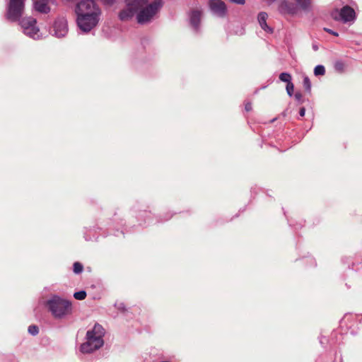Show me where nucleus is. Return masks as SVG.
<instances>
[{
    "mask_svg": "<svg viewBox=\"0 0 362 362\" xmlns=\"http://www.w3.org/2000/svg\"><path fill=\"white\" fill-rule=\"evenodd\" d=\"M298 10L309 11L311 8L312 1L311 0H296Z\"/></svg>",
    "mask_w": 362,
    "mask_h": 362,
    "instance_id": "nucleus-18",
    "label": "nucleus"
},
{
    "mask_svg": "<svg viewBox=\"0 0 362 362\" xmlns=\"http://www.w3.org/2000/svg\"><path fill=\"white\" fill-rule=\"evenodd\" d=\"M303 86L305 89L310 92L311 90V82L308 76H305L303 78Z\"/></svg>",
    "mask_w": 362,
    "mask_h": 362,
    "instance_id": "nucleus-27",
    "label": "nucleus"
},
{
    "mask_svg": "<svg viewBox=\"0 0 362 362\" xmlns=\"http://www.w3.org/2000/svg\"><path fill=\"white\" fill-rule=\"evenodd\" d=\"M115 306L119 310L124 311L125 310V305L123 303H116Z\"/></svg>",
    "mask_w": 362,
    "mask_h": 362,
    "instance_id": "nucleus-30",
    "label": "nucleus"
},
{
    "mask_svg": "<svg viewBox=\"0 0 362 362\" xmlns=\"http://www.w3.org/2000/svg\"><path fill=\"white\" fill-rule=\"evenodd\" d=\"M279 11L283 14L288 15H296L298 13V6L293 3L286 0H284L281 2L279 6Z\"/></svg>",
    "mask_w": 362,
    "mask_h": 362,
    "instance_id": "nucleus-12",
    "label": "nucleus"
},
{
    "mask_svg": "<svg viewBox=\"0 0 362 362\" xmlns=\"http://www.w3.org/2000/svg\"><path fill=\"white\" fill-rule=\"evenodd\" d=\"M24 10V0H9L6 18L11 21H18Z\"/></svg>",
    "mask_w": 362,
    "mask_h": 362,
    "instance_id": "nucleus-6",
    "label": "nucleus"
},
{
    "mask_svg": "<svg viewBox=\"0 0 362 362\" xmlns=\"http://www.w3.org/2000/svg\"><path fill=\"white\" fill-rule=\"evenodd\" d=\"M24 35L33 40H40L49 35L46 25L40 24H19Z\"/></svg>",
    "mask_w": 362,
    "mask_h": 362,
    "instance_id": "nucleus-5",
    "label": "nucleus"
},
{
    "mask_svg": "<svg viewBox=\"0 0 362 362\" xmlns=\"http://www.w3.org/2000/svg\"><path fill=\"white\" fill-rule=\"evenodd\" d=\"M28 330V332L33 336L37 335L39 332V328L36 325L29 326Z\"/></svg>",
    "mask_w": 362,
    "mask_h": 362,
    "instance_id": "nucleus-28",
    "label": "nucleus"
},
{
    "mask_svg": "<svg viewBox=\"0 0 362 362\" xmlns=\"http://www.w3.org/2000/svg\"><path fill=\"white\" fill-rule=\"evenodd\" d=\"M74 297L76 300H82L86 297V292L85 291H80L74 293Z\"/></svg>",
    "mask_w": 362,
    "mask_h": 362,
    "instance_id": "nucleus-23",
    "label": "nucleus"
},
{
    "mask_svg": "<svg viewBox=\"0 0 362 362\" xmlns=\"http://www.w3.org/2000/svg\"><path fill=\"white\" fill-rule=\"evenodd\" d=\"M75 12L77 16V23H98L101 10L93 0H83L77 3Z\"/></svg>",
    "mask_w": 362,
    "mask_h": 362,
    "instance_id": "nucleus-3",
    "label": "nucleus"
},
{
    "mask_svg": "<svg viewBox=\"0 0 362 362\" xmlns=\"http://www.w3.org/2000/svg\"><path fill=\"white\" fill-rule=\"evenodd\" d=\"M261 29L265 33L272 34L274 31V28L269 24H259Z\"/></svg>",
    "mask_w": 362,
    "mask_h": 362,
    "instance_id": "nucleus-24",
    "label": "nucleus"
},
{
    "mask_svg": "<svg viewBox=\"0 0 362 362\" xmlns=\"http://www.w3.org/2000/svg\"><path fill=\"white\" fill-rule=\"evenodd\" d=\"M334 68L337 72L342 73L344 71L345 64L342 61L337 60L334 64Z\"/></svg>",
    "mask_w": 362,
    "mask_h": 362,
    "instance_id": "nucleus-19",
    "label": "nucleus"
},
{
    "mask_svg": "<svg viewBox=\"0 0 362 362\" xmlns=\"http://www.w3.org/2000/svg\"><path fill=\"white\" fill-rule=\"evenodd\" d=\"M325 74V68L323 65H317L314 69L315 76H323Z\"/></svg>",
    "mask_w": 362,
    "mask_h": 362,
    "instance_id": "nucleus-21",
    "label": "nucleus"
},
{
    "mask_svg": "<svg viewBox=\"0 0 362 362\" xmlns=\"http://www.w3.org/2000/svg\"><path fill=\"white\" fill-rule=\"evenodd\" d=\"M225 30L228 36H241L245 33L243 24H226Z\"/></svg>",
    "mask_w": 362,
    "mask_h": 362,
    "instance_id": "nucleus-14",
    "label": "nucleus"
},
{
    "mask_svg": "<svg viewBox=\"0 0 362 362\" xmlns=\"http://www.w3.org/2000/svg\"><path fill=\"white\" fill-rule=\"evenodd\" d=\"M203 16V11L199 8H193L189 13L190 23H200Z\"/></svg>",
    "mask_w": 362,
    "mask_h": 362,
    "instance_id": "nucleus-16",
    "label": "nucleus"
},
{
    "mask_svg": "<svg viewBox=\"0 0 362 362\" xmlns=\"http://www.w3.org/2000/svg\"><path fill=\"white\" fill-rule=\"evenodd\" d=\"M25 23H37V19L30 16V17L26 18V22Z\"/></svg>",
    "mask_w": 362,
    "mask_h": 362,
    "instance_id": "nucleus-34",
    "label": "nucleus"
},
{
    "mask_svg": "<svg viewBox=\"0 0 362 362\" xmlns=\"http://www.w3.org/2000/svg\"><path fill=\"white\" fill-rule=\"evenodd\" d=\"M323 29H324L325 31H326V32H327V33H330V34H332V35H333L334 36H338V33H336V32H334V31H333V30H330L329 28H324Z\"/></svg>",
    "mask_w": 362,
    "mask_h": 362,
    "instance_id": "nucleus-35",
    "label": "nucleus"
},
{
    "mask_svg": "<svg viewBox=\"0 0 362 362\" xmlns=\"http://www.w3.org/2000/svg\"><path fill=\"white\" fill-rule=\"evenodd\" d=\"M158 362H171V361H168V360H162V361H160Z\"/></svg>",
    "mask_w": 362,
    "mask_h": 362,
    "instance_id": "nucleus-39",
    "label": "nucleus"
},
{
    "mask_svg": "<svg viewBox=\"0 0 362 362\" xmlns=\"http://www.w3.org/2000/svg\"><path fill=\"white\" fill-rule=\"evenodd\" d=\"M332 16L335 21L344 22L354 21L356 19V12L350 6H344L339 11L336 9L332 12Z\"/></svg>",
    "mask_w": 362,
    "mask_h": 362,
    "instance_id": "nucleus-8",
    "label": "nucleus"
},
{
    "mask_svg": "<svg viewBox=\"0 0 362 362\" xmlns=\"http://www.w3.org/2000/svg\"><path fill=\"white\" fill-rule=\"evenodd\" d=\"M114 1L115 0H104V3L109 5L113 4Z\"/></svg>",
    "mask_w": 362,
    "mask_h": 362,
    "instance_id": "nucleus-37",
    "label": "nucleus"
},
{
    "mask_svg": "<svg viewBox=\"0 0 362 362\" xmlns=\"http://www.w3.org/2000/svg\"><path fill=\"white\" fill-rule=\"evenodd\" d=\"M101 24H76V30L79 35H95Z\"/></svg>",
    "mask_w": 362,
    "mask_h": 362,
    "instance_id": "nucleus-13",
    "label": "nucleus"
},
{
    "mask_svg": "<svg viewBox=\"0 0 362 362\" xmlns=\"http://www.w3.org/2000/svg\"><path fill=\"white\" fill-rule=\"evenodd\" d=\"M286 89L287 94L290 97H291L293 95V90H294V85H293V83L291 82V83L287 84L286 87Z\"/></svg>",
    "mask_w": 362,
    "mask_h": 362,
    "instance_id": "nucleus-29",
    "label": "nucleus"
},
{
    "mask_svg": "<svg viewBox=\"0 0 362 362\" xmlns=\"http://www.w3.org/2000/svg\"><path fill=\"white\" fill-rule=\"evenodd\" d=\"M267 18L268 15L266 12H260L257 16L258 23H266Z\"/></svg>",
    "mask_w": 362,
    "mask_h": 362,
    "instance_id": "nucleus-26",
    "label": "nucleus"
},
{
    "mask_svg": "<svg viewBox=\"0 0 362 362\" xmlns=\"http://www.w3.org/2000/svg\"><path fill=\"white\" fill-rule=\"evenodd\" d=\"M119 24H101L98 30H101L103 35L107 37H112L119 35L120 33Z\"/></svg>",
    "mask_w": 362,
    "mask_h": 362,
    "instance_id": "nucleus-11",
    "label": "nucleus"
},
{
    "mask_svg": "<svg viewBox=\"0 0 362 362\" xmlns=\"http://www.w3.org/2000/svg\"><path fill=\"white\" fill-rule=\"evenodd\" d=\"M190 30L198 34L202 30V24H190Z\"/></svg>",
    "mask_w": 362,
    "mask_h": 362,
    "instance_id": "nucleus-25",
    "label": "nucleus"
},
{
    "mask_svg": "<svg viewBox=\"0 0 362 362\" xmlns=\"http://www.w3.org/2000/svg\"><path fill=\"white\" fill-rule=\"evenodd\" d=\"M279 79L287 83V84L291 83V75L286 72H283L279 75Z\"/></svg>",
    "mask_w": 362,
    "mask_h": 362,
    "instance_id": "nucleus-20",
    "label": "nucleus"
},
{
    "mask_svg": "<svg viewBox=\"0 0 362 362\" xmlns=\"http://www.w3.org/2000/svg\"><path fill=\"white\" fill-rule=\"evenodd\" d=\"M252 109V103H247L245 105V110L247 111V112H250L251 111Z\"/></svg>",
    "mask_w": 362,
    "mask_h": 362,
    "instance_id": "nucleus-32",
    "label": "nucleus"
},
{
    "mask_svg": "<svg viewBox=\"0 0 362 362\" xmlns=\"http://www.w3.org/2000/svg\"><path fill=\"white\" fill-rule=\"evenodd\" d=\"M294 98H295V99H296L297 101H298V102H301V100H302V98H303V95H302V94H301L300 93L297 92V93H295V95H294Z\"/></svg>",
    "mask_w": 362,
    "mask_h": 362,
    "instance_id": "nucleus-31",
    "label": "nucleus"
},
{
    "mask_svg": "<svg viewBox=\"0 0 362 362\" xmlns=\"http://www.w3.org/2000/svg\"><path fill=\"white\" fill-rule=\"evenodd\" d=\"M163 6L162 0H153L151 3L145 4L137 14L138 23H145L151 21Z\"/></svg>",
    "mask_w": 362,
    "mask_h": 362,
    "instance_id": "nucleus-4",
    "label": "nucleus"
},
{
    "mask_svg": "<svg viewBox=\"0 0 362 362\" xmlns=\"http://www.w3.org/2000/svg\"><path fill=\"white\" fill-rule=\"evenodd\" d=\"M305 114V108L303 107L300 109L299 115L300 117H304Z\"/></svg>",
    "mask_w": 362,
    "mask_h": 362,
    "instance_id": "nucleus-36",
    "label": "nucleus"
},
{
    "mask_svg": "<svg viewBox=\"0 0 362 362\" xmlns=\"http://www.w3.org/2000/svg\"><path fill=\"white\" fill-rule=\"evenodd\" d=\"M83 266L78 262H76L73 265L74 272L76 274H81L83 272Z\"/></svg>",
    "mask_w": 362,
    "mask_h": 362,
    "instance_id": "nucleus-22",
    "label": "nucleus"
},
{
    "mask_svg": "<svg viewBox=\"0 0 362 362\" xmlns=\"http://www.w3.org/2000/svg\"><path fill=\"white\" fill-rule=\"evenodd\" d=\"M209 6L210 10L218 16L222 17L226 13L227 8L222 0H209Z\"/></svg>",
    "mask_w": 362,
    "mask_h": 362,
    "instance_id": "nucleus-10",
    "label": "nucleus"
},
{
    "mask_svg": "<svg viewBox=\"0 0 362 362\" xmlns=\"http://www.w3.org/2000/svg\"><path fill=\"white\" fill-rule=\"evenodd\" d=\"M136 218L140 225H146L150 223L151 216L150 212L147 211H141L139 212Z\"/></svg>",
    "mask_w": 362,
    "mask_h": 362,
    "instance_id": "nucleus-17",
    "label": "nucleus"
},
{
    "mask_svg": "<svg viewBox=\"0 0 362 362\" xmlns=\"http://www.w3.org/2000/svg\"><path fill=\"white\" fill-rule=\"evenodd\" d=\"M43 305L56 320L65 319L73 312L71 302L57 294L51 295L43 302Z\"/></svg>",
    "mask_w": 362,
    "mask_h": 362,
    "instance_id": "nucleus-1",
    "label": "nucleus"
},
{
    "mask_svg": "<svg viewBox=\"0 0 362 362\" xmlns=\"http://www.w3.org/2000/svg\"><path fill=\"white\" fill-rule=\"evenodd\" d=\"M41 25H46L47 30L49 35H52L56 37H63L68 33L67 24H40Z\"/></svg>",
    "mask_w": 362,
    "mask_h": 362,
    "instance_id": "nucleus-9",
    "label": "nucleus"
},
{
    "mask_svg": "<svg viewBox=\"0 0 362 362\" xmlns=\"http://www.w3.org/2000/svg\"><path fill=\"white\" fill-rule=\"evenodd\" d=\"M313 49H314V50H315V51H316V50H317V49H318V47H317V46L316 45H313Z\"/></svg>",
    "mask_w": 362,
    "mask_h": 362,
    "instance_id": "nucleus-38",
    "label": "nucleus"
},
{
    "mask_svg": "<svg viewBox=\"0 0 362 362\" xmlns=\"http://www.w3.org/2000/svg\"><path fill=\"white\" fill-rule=\"evenodd\" d=\"M148 0H132L129 1L127 8L120 11L119 14V19L122 21H129L132 17L146 3Z\"/></svg>",
    "mask_w": 362,
    "mask_h": 362,
    "instance_id": "nucleus-7",
    "label": "nucleus"
},
{
    "mask_svg": "<svg viewBox=\"0 0 362 362\" xmlns=\"http://www.w3.org/2000/svg\"><path fill=\"white\" fill-rule=\"evenodd\" d=\"M52 0H34L35 11L40 13H48L50 11L49 6Z\"/></svg>",
    "mask_w": 362,
    "mask_h": 362,
    "instance_id": "nucleus-15",
    "label": "nucleus"
},
{
    "mask_svg": "<svg viewBox=\"0 0 362 362\" xmlns=\"http://www.w3.org/2000/svg\"><path fill=\"white\" fill-rule=\"evenodd\" d=\"M231 2L240 5H243L245 3V0H230Z\"/></svg>",
    "mask_w": 362,
    "mask_h": 362,
    "instance_id": "nucleus-33",
    "label": "nucleus"
},
{
    "mask_svg": "<svg viewBox=\"0 0 362 362\" xmlns=\"http://www.w3.org/2000/svg\"><path fill=\"white\" fill-rule=\"evenodd\" d=\"M105 330L103 327L95 323L93 327L86 332V341L80 346V351L83 354H90L104 345Z\"/></svg>",
    "mask_w": 362,
    "mask_h": 362,
    "instance_id": "nucleus-2",
    "label": "nucleus"
}]
</instances>
